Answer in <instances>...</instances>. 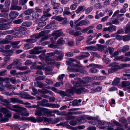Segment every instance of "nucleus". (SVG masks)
I'll use <instances>...</instances> for the list:
<instances>
[{
    "instance_id": "1",
    "label": "nucleus",
    "mask_w": 130,
    "mask_h": 130,
    "mask_svg": "<svg viewBox=\"0 0 130 130\" xmlns=\"http://www.w3.org/2000/svg\"><path fill=\"white\" fill-rule=\"evenodd\" d=\"M48 101L46 99H43L40 102V105L42 106L49 107L51 108H58L60 106L58 104H55L46 103H45L48 102Z\"/></svg>"
},
{
    "instance_id": "2",
    "label": "nucleus",
    "mask_w": 130,
    "mask_h": 130,
    "mask_svg": "<svg viewBox=\"0 0 130 130\" xmlns=\"http://www.w3.org/2000/svg\"><path fill=\"white\" fill-rule=\"evenodd\" d=\"M91 79L90 77H87L86 78V82H85L81 79L78 78L77 80L76 81V84L74 85V87L76 88L80 86H86L87 82H89Z\"/></svg>"
},
{
    "instance_id": "3",
    "label": "nucleus",
    "mask_w": 130,
    "mask_h": 130,
    "mask_svg": "<svg viewBox=\"0 0 130 130\" xmlns=\"http://www.w3.org/2000/svg\"><path fill=\"white\" fill-rule=\"evenodd\" d=\"M45 76H40L37 77L35 78L36 82H34V86L37 87H39L41 88H42L44 86L43 84L39 80H43L45 79Z\"/></svg>"
},
{
    "instance_id": "4",
    "label": "nucleus",
    "mask_w": 130,
    "mask_h": 130,
    "mask_svg": "<svg viewBox=\"0 0 130 130\" xmlns=\"http://www.w3.org/2000/svg\"><path fill=\"white\" fill-rule=\"evenodd\" d=\"M109 66L111 68L108 70V72L109 73H111L117 71L118 69L120 68V66L118 65V64L116 62L111 63L109 65Z\"/></svg>"
},
{
    "instance_id": "5",
    "label": "nucleus",
    "mask_w": 130,
    "mask_h": 130,
    "mask_svg": "<svg viewBox=\"0 0 130 130\" xmlns=\"http://www.w3.org/2000/svg\"><path fill=\"white\" fill-rule=\"evenodd\" d=\"M13 94L14 95L20 96L21 98H23L25 99H32L31 96H30L27 92H20V93L12 92Z\"/></svg>"
},
{
    "instance_id": "6",
    "label": "nucleus",
    "mask_w": 130,
    "mask_h": 130,
    "mask_svg": "<svg viewBox=\"0 0 130 130\" xmlns=\"http://www.w3.org/2000/svg\"><path fill=\"white\" fill-rule=\"evenodd\" d=\"M12 68H16L21 70H24L27 69H28V68L27 67L25 66L19 67L15 66L12 62L11 64L8 65L7 67V69L8 70H10Z\"/></svg>"
},
{
    "instance_id": "7",
    "label": "nucleus",
    "mask_w": 130,
    "mask_h": 130,
    "mask_svg": "<svg viewBox=\"0 0 130 130\" xmlns=\"http://www.w3.org/2000/svg\"><path fill=\"white\" fill-rule=\"evenodd\" d=\"M76 64H71L67 68V70H68V71L72 72H82V70L78 68L75 69L74 68V67H76Z\"/></svg>"
},
{
    "instance_id": "8",
    "label": "nucleus",
    "mask_w": 130,
    "mask_h": 130,
    "mask_svg": "<svg viewBox=\"0 0 130 130\" xmlns=\"http://www.w3.org/2000/svg\"><path fill=\"white\" fill-rule=\"evenodd\" d=\"M11 102L13 103H18L24 105H29V103L28 102L24 103L23 101L19 98H12L9 99Z\"/></svg>"
},
{
    "instance_id": "9",
    "label": "nucleus",
    "mask_w": 130,
    "mask_h": 130,
    "mask_svg": "<svg viewBox=\"0 0 130 130\" xmlns=\"http://www.w3.org/2000/svg\"><path fill=\"white\" fill-rule=\"evenodd\" d=\"M42 48L40 46L35 47L33 49L30 51L29 53L31 54H39L43 52L42 50H41Z\"/></svg>"
},
{
    "instance_id": "10",
    "label": "nucleus",
    "mask_w": 130,
    "mask_h": 130,
    "mask_svg": "<svg viewBox=\"0 0 130 130\" xmlns=\"http://www.w3.org/2000/svg\"><path fill=\"white\" fill-rule=\"evenodd\" d=\"M45 108H37L36 110L35 115L38 116H44L45 115L44 112Z\"/></svg>"
},
{
    "instance_id": "11",
    "label": "nucleus",
    "mask_w": 130,
    "mask_h": 130,
    "mask_svg": "<svg viewBox=\"0 0 130 130\" xmlns=\"http://www.w3.org/2000/svg\"><path fill=\"white\" fill-rule=\"evenodd\" d=\"M36 121L38 123L42 122L44 120L45 122H49L51 121V119L48 118L44 117L38 116L36 117Z\"/></svg>"
},
{
    "instance_id": "12",
    "label": "nucleus",
    "mask_w": 130,
    "mask_h": 130,
    "mask_svg": "<svg viewBox=\"0 0 130 130\" xmlns=\"http://www.w3.org/2000/svg\"><path fill=\"white\" fill-rule=\"evenodd\" d=\"M45 31H41L39 33L32 35L30 36V37L31 38H34L35 39H37L42 36H43L45 35Z\"/></svg>"
},
{
    "instance_id": "13",
    "label": "nucleus",
    "mask_w": 130,
    "mask_h": 130,
    "mask_svg": "<svg viewBox=\"0 0 130 130\" xmlns=\"http://www.w3.org/2000/svg\"><path fill=\"white\" fill-rule=\"evenodd\" d=\"M55 19L60 22L63 21L62 22V24L64 25L67 24L69 22V21H67V19L66 18H63L61 17L60 16H58Z\"/></svg>"
},
{
    "instance_id": "14",
    "label": "nucleus",
    "mask_w": 130,
    "mask_h": 130,
    "mask_svg": "<svg viewBox=\"0 0 130 130\" xmlns=\"http://www.w3.org/2000/svg\"><path fill=\"white\" fill-rule=\"evenodd\" d=\"M9 10L8 8H5L2 10H1V12L0 13V17H7L8 16V14L7 12H8Z\"/></svg>"
},
{
    "instance_id": "15",
    "label": "nucleus",
    "mask_w": 130,
    "mask_h": 130,
    "mask_svg": "<svg viewBox=\"0 0 130 130\" xmlns=\"http://www.w3.org/2000/svg\"><path fill=\"white\" fill-rule=\"evenodd\" d=\"M52 89L55 93L59 94L60 95L63 97L66 96L67 95L66 93L64 91L60 90H59L54 87H52Z\"/></svg>"
},
{
    "instance_id": "16",
    "label": "nucleus",
    "mask_w": 130,
    "mask_h": 130,
    "mask_svg": "<svg viewBox=\"0 0 130 130\" xmlns=\"http://www.w3.org/2000/svg\"><path fill=\"white\" fill-rule=\"evenodd\" d=\"M52 35L53 36L57 37H59L61 36H63L65 35L63 32L61 30H58L54 31L52 33Z\"/></svg>"
},
{
    "instance_id": "17",
    "label": "nucleus",
    "mask_w": 130,
    "mask_h": 130,
    "mask_svg": "<svg viewBox=\"0 0 130 130\" xmlns=\"http://www.w3.org/2000/svg\"><path fill=\"white\" fill-rule=\"evenodd\" d=\"M87 91V90L84 87H82L76 89H75V92L78 94H80L81 93H84Z\"/></svg>"
},
{
    "instance_id": "18",
    "label": "nucleus",
    "mask_w": 130,
    "mask_h": 130,
    "mask_svg": "<svg viewBox=\"0 0 130 130\" xmlns=\"http://www.w3.org/2000/svg\"><path fill=\"white\" fill-rule=\"evenodd\" d=\"M12 107L14 108L13 109L12 108H10L9 109L19 112H21L23 110V109L21 107L17 105H13Z\"/></svg>"
},
{
    "instance_id": "19",
    "label": "nucleus",
    "mask_w": 130,
    "mask_h": 130,
    "mask_svg": "<svg viewBox=\"0 0 130 130\" xmlns=\"http://www.w3.org/2000/svg\"><path fill=\"white\" fill-rule=\"evenodd\" d=\"M10 27V26L9 23H0V30H5L8 29Z\"/></svg>"
},
{
    "instance_id": "20",
    "label": "nucleus",
    "mask_w": 130,
    "mask_h": 130,
    "mask_svg": "<svg viewBox=\"0 0 130 130\" xmlns=\"http://www.w3.org/2000/svg\"><path fill=\"white\" fill-rule=\"evenodd\" d=\"M129 49V46L128 45H125L121 47L119 49V51L120 52H123L125 53Z\"/></svg>"
},
{
    "instance_id": "21",
    "label": "nucleus",
    "mask_w": 130,
    "mask_h": 130,
    "mask_svg": "<svg viewBox=\"0 0 130 130\" xmlns=\"http://www.w3.org/2000/svg\"><path fill=\"white\" fill-rule=\"evenodd\" d=\"M54 9L55 10L53 12V14L56 15L58 14V12L61 13L63 12V9L60 6H58L57 8H55Z\"/></svg>"
},
{
    "instance_id": "22",
    "label": "nucleus",
    "mask_w": 130,
    "mask_h": 130,
    "mask_svg": "<svg viewBox=\"0 0 130 130\" xmlns=\"http://www.w3.org/2000/svg\"><path fill=\"white\" fill-rule=\"evenodd\" d=\"M19 14V13L17 12L12 11L9 13V17L10 19H13L16 18L18 16Z\"/></svg>"
},
{
    "instance_id": "23",
    "label": "nucleus",
    "mask_w": 130,
    "mask_h": 130,
    "mask_svg": "<svg viewBox=\"0 0 130 130\" xmlns=\"http://www.w3.org/2000/svg\"><path fill=\"white\" fill-rule=\"evenodd\" d=\"M78 23L79 25L81 26H87L90 24V22L87 20L85 19L80 21Z\"/></svg>"
},
{
    "instance_id": "24",
    "label": "nucleus",
    "mask_w": 130,
    "mask_h": 130,
    "mask_svg": "<svg viewBox=\"0 0 130 130\" xmlns=\"http://www.w3.org/2000/svg\"><path fill=\"white\" fill-rule=\"evenodd\" d=\"M18 112V113H16L14 114L13 117L14 119H18L19 120H26V118L25 117H23L21 118L20 116L19 115V113H20V112Z\"/></svg>"
},
{
    "instance_id": "25",
    "label": "nucleus",
    "mask_w": 130,
    "mask_h": 130,
    "mask_svg": "<svg viewBox=\"0 0 130 130\" xmlns=\"http://www.w3.org/2000/svg\"><path fill=\"white\" fill-rule=\"evenodd\" d=\"M45 111L44 112L45 115H44V116H45L47 117L54 116V117H55V115L54 114L52 115V113H53L52 111H47V109L45 108Z\"/></svg>"
},
{
    "instance_id": "26",
    "label": "nucleus",
    "mask_w": 130,
    "mask_h": 130,
    "mask_svg": "<svg viewBox=\"0 0 130 130\" xmlns=\"http://www.w3.org/2000/svg\"><path fill=\"white\" fill-rule=\"evenodd\" d=\"M54 55V52L47 53L46 55V61L47 62L48 61H51L52 60V59L50 58V57Z\"/></svg>"
},
{
    "instance_id": "27",
    "label": "nucleus",
    "mask_w": 130,
    "mask_h": 130,
    "mask_svg": "<svg viewBox=\"0 0 130 130\" xmlns=\"http://www.w3.org/2000/svg\"><path fill=\"white\" fill-rule=\"evenodd\" d=\"M82 102L81 100L79 99L78 100H75L72 101V105L73 106H78L80 104V103Z\"/></svg>"
},
{
    "instance_id": "28",
    "label": "nucleus",
    "mask_w": 130,
    "mask_h": 130,
    "mask_svg": "<svg viewBox=\"0 0 130 130\" xmlns=\"http://www.w3.org/2000/svg\"><path fill=\"white\" fill-rule=\"evenodd\" d=\"M16 5H14L13 4H11V7L10 8V9L11 10H20L21 9V7Z\"/></svg>"
},
{
    "instance_id": "29",
    "label": "nucleus",
    "mask_w": 130,
    "mask_h": 130,
    "mask_svg": "<svg viewBox=\"0 0 130 130\" xmlns=\"http://www.w3.org/2000/svg\"><path fill=\"white\" fill-rule=\"evenodd\" d=\"M56 0H51V3L53 6V8L55 9L57 8L58 6L60 5V4L59 3H56L55 2Z\"/></svg>"
},
{
    "instance_id": "30",
    "label": "nucleus",
    "mask_w": 130,
    "mask_h": 130,
    "mask_svg": "<svg viewBox=\"0 0 130 130\" xmlns=\"http://www.w3.org/2000/svg\"><path fill=\"white\" fill-rule=\"evenodd\" d=\"M37 21L38 22V25L39 27H43L46 24V23L45 21L39 19L37 20Z\"/></svg>"
},
{
    "instance_id": "31",
    "label": "nucleus",
    "mask_w": 130,
    "mask_h": 130,
    "mask_svg": "<svg viewBox=\"0 0 130 130\" xmlns=\"http://www.w3.org/2000/svg\"><path fill=\"white\" fill-rule=\"evenodd\" d=\"M98 47L97 48L100 51H103L104 49H106L107 46L100 44H97L96 45Z\"/></svg>"
},
{
    "instance_id": "32",
    "label": "nucleus",
    "mask_w": 130,
    "mask_h": 130,
    "mask_svg": "<svg viewBox=\"0 0 130 130\" xmlns=\"http://www.w3.org/2000/svg\"><path fill=\"white\" fill-rule=\"evenodd\" d=\"M65 41L63 39L62 37L59 38L57 41V44L58 45H61L64 44Z\"/></svg>"
},
{
    "instance_id": "33",
    "label": "nucleus",
    "mask_w": 130,
    "mask_h": 130,
    "mask_svg": "<svg viewBox=\"0 0 130 130\" xmlns=\"http://www.w3.org/2000/svg\"><path fill=\"white\" fill-rule=\"evenodd\" d=\"M5 86L7 88V89H12L14 90L16 88V87L15 86L12 85L9 83L6 85H5Z\"/></svg>"
},
{
    "instance_id": "34",
    "label": "nucleus",
    "mask_w": 130,
    "mask_h": 130,
    "mask_svg": "<svg viewBox=\"0 0 130 130\" xmlns=\"http://www.w3.org/2000/svg\"><path fill=\"white\" fill-rule=\"evenodd\" d=\"M14 51L13 49H11L6 51L5 54V56H8L12 55L14 52Z\"/></svg>"
},
{
    "instance_id": "35",
    "label": "nucleus",
    "mask_w": 130,
    "mask_h": 130,
    "mask_svg": "<svg viewBox=\"0 0 130 130\" xmlns=\"http://www.w3.org/2000/svg\"><path fill=\"white\" fill-rule=\"evenodd\" d=\"M34 10L32 9H28L24 11V13L26 15H29L31 13H32L34 12Z\"/></svg>"
},
{
    "instance_id": "36",
    "label": "nucleus",
    "mask_w": 130,
    "mask_h": 130,
    "mask_svg": "<svg viewBox=\"0 0 130 130\" xmlns=\"http://www.w3.org/2000/svg\"><path fill=\"white\" fill-rule=\"evenodd\" d=\"M124 31L125 33H128L130 32V21L126 25Z\"/></svg>"
},
{
    "instance_id": "37",
    "label": "nucleus",
    "mask_w": 130,
    "mask_h": 130,
    "mask_svg": "<svg viewBox=\"0 0 130 130\" xmlns=\"http://www.w3.org/2000/svg\"><path fill=\"white\" fill-rule=\"evenodd\" d=\"M15 30L16 31L22 32L26 30H27V28L22 26H20L16 28Z\"/></svg>"
},
{
    "instance_id": "38",
    "label": "nucleus",
    "mask_w": 130,
    "mask_h": 130,
    "mask_svg": "<svg viewBox=\"0 0 130 130\" xmlns=\"http://www.w3.org/2000/svg\"><path fill=\"white\" fill-rule=\"evenodd\" d=\"M23 41L28 43H29L31 45V43L35 42L36 41V40L35 39L33 38H30L24 40Z\"/></svg>"
},
{
    "instance_id": "39",
    "label": "nucleus",
    "mask_w": 130,
    "mask_h": 130,
    "mask_svg": "<svg viewBox=\"0 0 130 130\" xmlns=\"http://www.w3.org/2000/svg\"><path fill=\"white\" fill-rule=\"evenodd\" d=\"M120 79L118 77H116L112 83V84L114 86L117 85L120 82Z\"/></svg>"
},
{
    "instance_id": "40",
    "label": "nucleus",
    "mask_w": 130,
    "mask_h": 130,
    "mask_svg": "<svg viewBox=\"0 0 130 130\" xmlns=\"http://www.w3.org/2000/svg\"><path fill=\"white\" fill-rule=\"evenodd\" d=\"M75 88L74 87H72L71 89L67 90V94L70 93L72 94H73L74 92H75Z\"/></svg>"
},
{
    "instance_id": "41",
    "label": "nucleus",
    "mask_w": 130,
    "mask_h": 130,
    "mask_svg": "<svg viewBox=\"0 0 130 130\" xmlns=\"http://www.w3.org/2000/svg\"><path fill=\"white\" fill-rule=\"evenodd\" d=\"M40 16L38 13L34 11L32 14V17L34 19H38Z\"/></svg>"
},
{
    "instance_id": "42",
    "label": "nucleus",
    "mask_w": 130,
    "mask_h": 130,
    "mask_svg": "<svg viewBox=\"0 0 130 130\" xmlns=\"http://www.w3.org/2000/svg\"><path fill=\"white\" fill-rule=\"evenodd\" d=\"M124 56L122 55L119 56H117L114 59L115 60H120L122 61H124Z\"/></svg>"
},
{
    "instance_id": "43",
    "label": "nucleus",
    "mask_w": 130,
    "mask_h": 130,
    "mask_svg": "<svg viewBox=\"0 0 130 130\" xmlns=\"http://www.w3.org/2000/svg\"><path fill=\"white\" fill-rule=\"evenodd\" d=\"M26 120L28 121H31V122L33 123H35L37 122L36 118L34 117H30L26 118Z\"/></svg>"
},
{
    "instance_id": "44",
    "label": "nucleus",
    "mask_w": 130,
    "mask_h": 130,
    "mask_svg": "<svg viewBox=\"0 0 130 130\" xmlns=\"http://www.w3.org/2000/svg\"><path fill=\"white\" fill-rule=\"evenodd\" d=\"M31 22H25L22 23V25L23 26L29 27L32 25Z\"/></svg>"
},
{
    "instance_id": "45",
    "label": "nucleus",
    "mask_w": 130,
    "mask_h": 130,
    "mask_svg": "<svg viewBox=\"0 0 130 130\" xmlns=\"http://www.w3.org/2000/svg\"><path fill=\"white\" fill-rule=\"evenodd\" d=\"M11 3L10 1L9 0H6L5 3L4 5L5 6V8H8V10H9V6L10 5Z\"/></svg>"
},
{
    "instance_id": "46",
    "label": "nucleus",
    "mask_w": 130,
    "mask_h": 130,
    "mask_svg": "<svg viewBox=\"0 0 130 130\" xmlns=\"http://www.w3.org/2000/svg\"><path fill=\"white\" fill-rule=\"evenodd\" d=\"M43 53L41 54L39 56V58L41 59H46V55H45V52H46V50H43Z\"/></svg>"
},
{
    "instance_id": "47",
    "label": "nucleus",
    "mask_w": 130,
    "mask_h": 130,
    "mask_svg": "<svg viewBox=\"0 0 130 130\" xmlns=\"http://www.w3.org/2000/svg\"><path fill=\"white\" fill-rule=\"evenodd\" d=\"M122 86L126 87L130 85V82L129 81H123L121 82Z\"/></svg>"
},
{
    "instance_id": "48",
    "label": "nucleus",
    "mask_w": 130,
    "mask_h": 130,
    "mask_svg": "<svg viewBox=\"0 0 130 130\" xmlns=\"http://www.w3.org/2000/svg\"><path fill=\"white\" fill-rule=\"evenodd\" d=\"M28 126V125L26 124L22 125H17V126L19 128V130H22L26 128V127Z\"/></svg>"
},
{
    "instance_id": "49",
    "label": "nucleus",
    "mask_w": 130,
    "mask_h": 130,
    "mask_svg": "<svg viewBox=\"0 0 130 130\" xmlns=\"http://www.w3.org/2000/svg\"><path fill=\"white\" fill-rule=\"evenodd\" d=\"M104 57L103 58V60L104 62L107 64L111 62V60L110 59L106 57V55H104Z\"/></svg>"
},
{
    "instance_id": "50",
    "label": "nucleus",
    "mask_w": 130,
    "mask_h": 130,
    "mask_svg": "<svg viewBox=\"0 0 130 130\" xmlns=\"http://www.w3.org/2000/svg\"><path fill=\"white\" fill-rule=\"evenodd\" d=\"M119 23V19H115L112 20V22L109 23V25H111L112 24L116 25L118 24Z\"/></svg>"
},
{
    "instance_id": "51",
    "label": "nucleus",
    "mask_w": 130,
    "mask_h": 130,
    "mask_svg": "<svg viewBox=\"0 0 130 130\" xmlns=\"http://www.w3.org/2000/svg\"><path fill=\"white\" fill-rule=\"evenodd\" d=\"M62 120L63 119L61 117L56 118H55L53 121L54 124L60 121H62Z\"/></svg>"
},
{
    "instance_id": "52",
    "label": "nucleus",
    "mask_w": 130,
    "mask_h": 130,
    "mask_svg": "<svg viewBox=\"0 0 130 130\" xmlns=\"http://www.w3.org/2000/svg\"><path fill=\"white\" fill-rule=\"evenodd\" d=\"M75 24H76L75 26L76 31L77 32L81 31L82 32V30L81 28L79 27H78L79 26H80L79 25V24L77 23Z\"/></svg>"
},
{
    "instance_id": "53",
    "label": "nucleus",
    "mask_w": 130,
    "mask_h": 130,
    "mask_svg": "<svg viewBox=\"0 0 130 130\" xmlns=\"http://www.w3.org/2000/svg\"><path fill=\"white\" fill-rule=\"evenodd\" d=\"M130 40V33L126 35L125 36H123V41L125 42L128 41Z\"/></svg>"
},
{
    "instance_id": "54",
    "label": "nucleus",
    "mask_w": 130,
    "mask_h": 130,
    "mask_svg": "<svg viewBox=\"0 0 130 130\" xmlns=\"http://www.w3.org/2000/svg\"><path fill=\"white\" fill-rule=\"evenodd\" d=\"M57 45H55L54 43H52L48 45V47L51 48H52L53 49L56 48H59V47Z\"/></svg>"
},
{
    "instance_id": "55",
    "label": "nucleus",
    "mask_w": 130,
    "mask_h": 130,
    "mask_svg": "<svg viewBox=\"0 0 130 130\" xmlns=\"http://www.w3.org/2000/svg\"><path fill=\"white\" fill-rule=\"evenodd\" d=\"M106 49H107V50L108 51L109 54L111 55L112 54L115 50L114 49L113 47H107V48Z\"/></svg>"
},
{
    "instance_id": "56",
    "label": "nucleus",
    "mask_w": 130,
    "mask_h": 130,
    "mask_svg": "<svg viewBox=\"0 0 130 130\" xmlns=\"http://www.w3.org/2000/svg\"><path fill=\"white\" fill-rule=\"evenodd\" d=\"M115 42V40L113 39L109 40L106 42V44L107 45H110L113 43Z\"/></svg>"
},
{
    "instance_id": "57",
    "label": "nucleus",
    "mask_w": 130,
    "mask_h": 130,
    "mask_svg": "<svg viewBox=\"0 0 130 130\" xmlns=\"http://www.w3.org/2000/svg\"><path fill=\"white\" fill-rule=\"evenodd\" d=\"M8 110L6 108L4 107H1L0 108V112L3 113L4 115L7 112Z\"/></svg>"
},
{
    "instance_id": "58",
    "label": "nucleus",
    "mask_w": 130,
    "mask_h": 130,
    "mask_svg": "<svg viewBox=\"0 0 130 130\" xmlns=\"http://www.w3.org/2000/svg\"><path fill=\"white\" fill-rule=\"evenodd\" d=\"M23 18H22L14 20L13 21V23L14 24H19L22 22L23 21Z\"/></svg>"
},
{
    "instance_id": "59",
    "label": "nucleus",
    "mask_w": 130,
    "mask_h": 130,
    "mask_svg": "<svg viewBox=\"0 0 130 130\" xmlns=\"http://www.w3.org/2000/svg\"><path fill=\"white\" fill-rule=\"evenodd\" d=\"M12 63L14 64L15 66H16L17 65L20 63L21 60L19 59H14Z\"/></svg>"
},
{
    "instance_id": "60",
    "label": "nucleus",
    "mask_w": 130,
    "mask_h": 130,
    "mask_svg": "<svg viewBox=\"0 0 130 130\" xmlns=\"http://www.w3.org/2000/svg\"><path fill=\"white\" fill-rule=\"evenodd\" d=\"M93 8L91 6L87 8L85 10V13L87 14H88L92 10Z\"/></svg>"
},
{
    "instance_id": "61",
    "label": "nucleus",
    "mask_w": 130,
    "mask_h": 130,
    "mask_svg": "<svg viewBox=\"0 0 130 130\" xmlns=\"http://www.w3.org/2000/svg\"><path fill=\"white\" fill-rule=\"evenodd\" d=\"M85 48L89 51H94L96 49V47L94 46H90L86 47Z\"/></svg>"
},
{
    "instance_id": "62",
    "label": "nucleus",
    "mask_w": 130,
    "mask_h": 130,
    "mask_svg": "<svg viewBox=\"0 0 130 130\" xmlns=\"http://www.w3.org/2000/svg\"><path fill=\"white\" fill-rule=\"evenodd\" d=\"M7 74V70H4L0 72V76H3L6 75Z\"/></svg>"
},
{
    "instance_id": "63",
    "label": "nucleus",
    "mask_w": 130,
    "mask_h": 130,
    "mask_svg": "<svg viewBox=\"0 0 130 130\" xmlns=\"http://www.w3.org/2000/svg\"><path fill=\"white\" fill-rule=\"evenodd\" d=\"M109 31L112 32L116 31V26L114 25H111L109 27Z\"/></svg>"
},
{
    "instance_id": "64",
    "label": "nucleus",
    "mask_w": 130,
    "mask_h": 130,
    "mask_svg": "<svg viewBox=\"0 0 130 130\" xmlns=\"http://www.w3.org/2000/svg\"><path fill=\"white\" fill-rule=\"evenodd\" d=\"M94 7L98 9H101L102 6L101 5V4L100 3H98L95 4L94 5Z\"/></svg>"
}]
</instances>
